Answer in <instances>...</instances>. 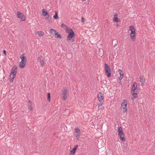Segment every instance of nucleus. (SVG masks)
<instances>
[{"mask_svg": "<svg viewBox=\"0 0 155 155\" xmlns=\"http://www.w3.org/2000/svg\"><path fill=\"white\" fill-rule=\"evenodd\" d=\"M17 67L16 65H14L11 70L9 75V81L11 82H12L13 81L15 77V75L17 73Z\"/></svg>", "mask_w": 155, "mask_h": 155, "instance_id": "nucleus-1", "label": "nucleus"}, {"mask_svg": "<svg viewBox=\"0 0 155 155\" xmlns=\"http://www.w3.org/2000/svg\"><path fill=\"white\" fill-rule=\"evenodd\" d=\"M104 65V69L106 75L108 78H110L111 76V70L110 66L106 63H105Z\"/></svg>", "mask_w": 155, "mask_h": 155, "instance_id": "nucleus-2", "label": "nucleus"}, {"mask_svg": "<svg viewBox=\"0 0 155 155\" xmlns=\"http://www.w3.org/2000/svg\"><path fill=\"white\" fill-rule=\"evenodd\" d=\"M68 35L67 36V40L70 41L74 36L75 34L72 29H69L67 31Z\"/></svg>", "mask_w": 155, "mask_h": 155, "instance_id": "nucleus-3", "label": "nucleus"}, {"mask_svg": "<svg viewBox=\"0 0 155 155\" xmlns=\"http://www.w3.org/2000/svg\"><path fill=\"white\" fill-rule=\"evenodd\" d=\"M118 135L120 137V139L122 142H124L125 140L124 138V133L122 128L120 127L118 128Z\"/></svg>", "mask_w": 155, "mask_h": 155, "instance_id": "nucleus-4", "label": "nucleus"}, {"mask_svg": "<svg viewBox=\"0 0 155 155\" xmlns=\"http://www.w3.org/2000/svg\"><path fill=\"white\" fill-rule=\"evenodd\" d=\"M127 102L125 100L123 101V102L121 104V109L124 112H126L127 110Z\"/></svg>", "mask_w": 155, "mask_h": 155, "instance_id": "nucleus-5", "label": "nucleus"}, {"mask_svg": "<svg viewBox=\"0 0 155 155\" xmlns=\"http://www.w3.org/2000/svg\"><path fill=\"white\" fill-rule=\"evenodd\" d=\"M17 13L18 18L21 19V20L22 21H25V16L22 13H20L19 12H17Z\"/></svg>", "mask_w": 155, "mask_h": 155, "instance_id": "nucleus-6", "label": "nucleus"}, {"mask_svg": "<svg viewBox=\"0 0 155 155\" xmlns=\"http://www.w3.org/2000/svg\"><path fill=\"white\" fill-rule=\"evenodd\" d=\"M137 83L135 82H134L131 88V91L134 92H137Z\"/></svg>", "mask_w": 155, "mask_h": 155, "instance_id": "nucleus-7", "label": "nucleus"}, {"mask_svg": "<svg viewBox=\"0 0 155 155\" xmlns=\"http://www.w3.org/2000/svg\"><path fill=\"white\" fill-rule=\"evenodd\" d=\"M42 12L43 15L44 16H46V19H48L50 17V15L48 14L47 12L45 11L44 9H43L42 10Z\"/></svg>", "mask_w": 155, "mask_h": 155, "instance_id": "nucleus-8", "label": "nucleus"}, {"mask_svg": "<svg viewBox=\"0 0 155 155\" xmlns=\"http://www.w3.org/2000/svg\"><path fill=\"white\" fill-rule=\"evenodd\" d=\"M38 60L40 63V65L41 67H43L45 65V62H44V60L43 58H41L40 57L38 58Z\"/></svg>", "mask_w": 155, "mask_h": 155, "instance_id": "nucleus-9", "label": "nucleus"}, {"mask_svg": "<svg viewBox=\"0 0 155 155\" xmlns=\"http://www.w3.org/2000/svg\"><path fill=\"white\" fill-rule=\"evenodd\" d=\"M67 93V90L66 89H64L62 92V94L63 95V99L65 100L66 99L67 97L66 96Z\"/></svg>", "mask_w": 155, "mask_h": 155, "instance_id": "nucleus-10", "label": "nucleus"}, {"mask_svg": "<svg viewBox=\"0 0 155 155\" xmlns=\"http://www.w3.org/2000/svg\"><path fill=\"white\" fill-rule=\"evenodd\" d=\"M99 101H104V95L101 92H100L98 95Z\"/></svg>", "mask_w": 155, "mask_h": 155, "instance_id": "nucleus-11", "label": "nucleus"}, {"mask_svg": "<svg viewBox=\"0 0 155 155\" xmlns=\"http://www.w3.org/2000/svg\"><path fill=\"white\" fill-rule=\"evenodd\" d=\"M20 58L21 59V61L26 62V59L25 56V54H23L20 56Z\"/></svg>", "mask_w": 155, "mask_h": 155, "instance_id": "nucleus-12", "label": "nucleus"}, {"mask_svg": "<svg viewBox=\"0 0 155 155\" xmlns=\"http://www.w3.org/2000/svg\"><path fill=\"white\" fill-rule=\"evenodd\" d=\"M78 147V145H76L75 146L73 149L70 152L71 153H73V155H74V153H75V151L77 150V148Z\"/></svg>", "mask_w": 155, "mask_h": 155, "instance_id": "nucleus-13", "label": "nucleus"}, {"mask_svg": "<svg viewBox=\"0 0 155 155\" xmlns=\"http://www.w3.org/2000/svg\"><path fill=\"white\" fill-rule=\"evenodd\" d=\"M140 81L142 85H143L145 82V79L143 76H140Z\"/></svg>", "mask_w": 155, "mask_h": 155, "instance_id": "nucleus-14", "label": "nucleus"}, {"mask_svg": "<svg viewBox=\"0 0 155 155\" xmlns=\"http://www.w3.org/2000/svg\"><path fill=\"white\" fill-rule=\"evenodd\" d=\"M26 64V62L23 61H21L19 63V67L20 68H23Z\"/></svg>", "mask_w": 155, "mask_h": 155, "instance_id": "nucleus-15", "label": "nucleus"}, {"mask_svg": "<svg viewBox=\"0 0 155 155\" xmlns=\"http://www.w3.org/2000/svg\"><path fill=\"white\" fill-rule=\"evenodd\" d=\"M118 15L117 14H115L114 15V17L113 18V21L115 22H117L118 21Z\"/></svg>", "mask_w": 155, "mask_h": 155, "instance_id": "nucleus-16", "label": "nucleus"}, {"mask_svg": "<svg viewBox=\"0 0 155 155\" xmlns=\"http://www.w3.org/2000/svg\"><path fill=\"white\" fill-rule=\"evenodd\" d=\"M37 34L40 37L42 36L44 34V32L43 31H37Z\"/></svg>", "mask_w": 155, "mask_h": 155, "instance_id": "nucleus-17", "label": "nucleus"}, {"mask_svg": "<svg viewBox=\"0 0 155 155\" xmlns=\"http://www.w3.org/2000/svg\"><path fill=\"white\" fill-rule=\"evenodd\" d=\"M28 102L29 104H28V109L30 110H32V103L31 101L29 100L28 101Z\"/></svg>", "mask_w": 155, "mask_h": 155, "instance_id": "nucleus-18", "label": "nucleus"}, {"mask_svg": "<svg viewBox=\"0 0 155 155\" xmlns=\"http://www.w3.org/2000/svg\"><path fill=\"white\" fill-rule=\"evenodd\" d=\"M50 32L51 34L53 35H57V32L52 29H50Z\"/></svg>", "mask_w": 155, "mask_h": 155, "instance_id": "nucleus-19", "label": "nucleus"}, {"mask_svg": "<svg viewBox=\"0 0 155 155\" xmlns=\"http://www.w3.org/2000/svg\"><path fill=\"white\" fill-rule=\"evenodd\" d=\"M131 38L134 41L135 39V33L130 35Z\"/></svg>", "mask_w": 155, "mask_h": 155, "instance_id": "nucleus-20", "label": "nucleus"}, {"mask_svg": "<svg viewBox=\"0 0 155 155\" xmlns=\"http://www.w3.org/2000/svg\"><path fill=\"white\" fill-rule=\"evenodd\" d=\"M55 38H62L61 35L59 34L57 32V35H55Z\"/></svg>", "mask_w": 155, "mask_h": 155, "instance_id": "nucleus-21", "label": "nucleus"}, {"mask_svg": "<svg viewBox=\"0 0 155 155\" xmlns=\"http://www.w3.org/2000/svg\"><path fill=\"white\" fill-rule=\"evenodd\" d=\"M75 132L76 133H81L80 129L78 127H76L75 129Z\"/></svg>", "mask_w": 155, "mask_h": 155, "instance_id": "nucleus-22", "label": "nucleus"}, {"mask_svg": "<svg viewBox=\"0 0 155 155\" xmlns=\"http://www.w3.org/2000/svg\"><path fill=\"white\" fill-rule=\"evenodd\" d=\"M53 18L55 19H58V14L56 11H55V14L53 16Z\"/></svg>", "mask_w": 155, "mask_h": 155, "instance_id": "nucleus-23", "label": "nucleus"}, {"mask_svg": "<svg viewBox=\"0 0 155 155\" xmlns=\"http://www.w3.org/2000/svg\"><path fill=\"white\" fill-rule=\"evenodd\" d=\"M136 92H134L132 94V95L134 98H136L137 97V94Z\"/></svg>", "mask_w": 155, "mask_h": 155, "instance_id": "nucleus-24", "label": "nucleus"}, {"mask_svg": "<svg viewBox=\"0 0 155 155\" xmlns=\"http://www.w3.org/2000/svg\"><path fill=\"white\" fill-rule=\"evenodd\" d=\"M103 101H99L98 104V106L99 107L102 106L103 105Z\"/></svg>", "mask_w": 155, "mask_h": 155, "instance_id": "nucleus-25", "label": "nucleus"}, {"mask_svg": "<svg viewBox=\"0 0 155 155\" xmlns=\"http://www.w3.org/2000/svg\"><path fill=\"white\" fill-rule=\"evenodd\" d=\"M80 135L81 133H77L76 134V137L77 139L78 140L79 137L80 136Z\"/></svg>", "mask_w": 155, "mask_h": 155, "instance_id": "nucleus-26", "label": "nucleus"}, {"mask_svg": "<svg viewBox=\"0 0 155 155\" xmlns=\"http://www.w3.org/2000/svg\"><path fill=\"white\" fill-rule=\"evenodd\" d=\"M50 93H48L47 94V99L48 100L50 101Z\"/></svg>", "mask_w": 155, "mask_h": 155, "instance_id": "nucleus-27", "label": "nucleus"}, {"mask_svg": "<svg viewBox=\"0 0 155 155\" xmlns=\"http://www.w3.org/2000/svg\"><path fill=\"white\" fill-rule=\"evenodd\" d=\"M135 33V30H131V32L130 33V35H132Z\"/></svg>", "mask_w": 155, "mask_h": 155, "instance_id": "nucleus-28", "label": "nucleus"}, {"mask_svg": "<svg viewBox=\"0 0 155 155\" xmlns=\"http://www.w3.org/2000/svg\"><path fill=\"white\" fill-rule=\"evenodd\" d=\"M130 31H131V30H135L133 26H130Z\"/></svg>", "mask_w": 155, "mask_h": 155, "instance_id": "nucleus-29", "label": "nucleus"}, {"mask_svg": "<svg viewBox=\"0 0 155 155\" xmlns=\"http://www.w3.org/2000/svg\"><path fill=\"white\" fill-rule=\"evenodd\" d=\"M85 19L83 17H81V21L82 22H84L85 21Z\"/></svg>", "mask_w": 155, "mask_h": 155, "instance_id": "nucleus-30", "label": "nucleus"}, {"mask_svg": "<svg viewBox=\"0 0 155 155\" xmlns=\"http://www.w3.org/2000/svg\"><path fill=\"white\" fill-rule=\"evenodd\" d=\"M118 72L119 73V74H120L121 73L123 72V71L120 69H119L118 70Z\"/></svg>", "mask_w": 155, "mask_h": 155, "instance_id": "nucleus-31", "label": "nucleus"}, {"mask_svg": "<svg viewBox=\"0 0 155 155\" xmlns=\"http://www.w3.org/2000/svg\"><path fill=\"white\" fill-rule=\"evenodd\" d=\"M120 74V76H122L123 77H124V73H123V72L121 73Z\"/></svg>", "mask_w": 155, "mask_h": 155, "instance_id": "nucleus-32", "label": "nucleus"}, {"mask_svg": "<svg viewBox=\"0 0 155 155\" xmlns=\"http://www.w3.org/2000/svg\"><path fill=\"white\" fill-rule=\"evenodd\" d=\"M61 26L62 27H65L66 26V25L64 24H61Z\"/></svg>", "mask_w": 155, "mask_h": 155, "instance_id": "nucleus-33", "label": "nucleus"}, {"mask_svg": "<svg viewBox=\"0 0 155 155\" xmlns=\"http://www.w3.org/2000/svg\"><path fill=\"white\" fill-rule=\"evenodd\" d=\"M123 77L122 76H120L119 78V79L120 81V82H121V79H122V78H123Z\"/></svg>", "mask_w": 155, "mask_h": 155, "instance_id": "nucleus-34", "label": "nucleus"}, {"mask_svg": "<svg viewBox=\"0 0 155 155\" xmlns=\"http://www.w3.org/2000/svg\"><path fill=\"white\" fill-rule=\"evenodd\" d=\"M3 53L5 55H6V51L5 50H3Z\"/></svg>", "mask_w": 155, "mask_h": 155, "instance_id": "nucleus-35", "label": "nucleus"}, {"mask_svg": "<svg viewBox=\"0 0 155 155\" xmlns=\"http://www.w3.org/2000/svg\"><path fill=\"white\" fill-rule=\"evenodd\" d=\"M82 0L83 1H86V0Z\"/></svg>", "mask_w": 155, "mask_h": 155, "instance_id": "nucleus-36", "label": "nucleus"}]
</instances>
